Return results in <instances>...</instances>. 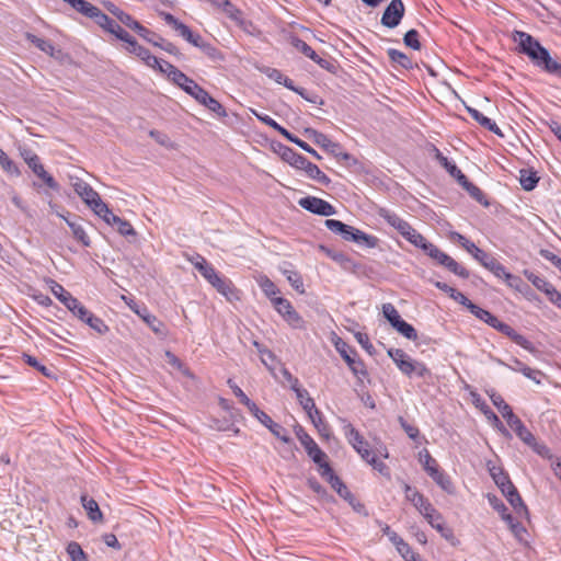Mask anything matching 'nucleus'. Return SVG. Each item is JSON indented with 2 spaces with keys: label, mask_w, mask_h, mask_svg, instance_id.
I'll return each mask as SVG.
<instances>
[{
  "label": "nucleus",
  "mask_w": 561,
  "mask_h": 561,
  "mask_svg": "<svg viewBox=\"0 0 561 561\" xmlns=\"http://www.w3.org/2000/svg\"><path fill=\"white\" fill-rule=\"evenodd\" d=\"M419 460L427 474H431V472H433L439 467L437 460L432 457L427 449H423L420 451Z\"/></svg>",
  "instance_id": "obj_34"
},
{
  "label": "nucleus",
  "mask_w": 561,
  "mask_h": 561,
  "mask_svg": "<svg viewBox=\"0 0 561 561\" xmlns=\"http://www.w3.org/2000/svg\"><path fill=\"white\" fill-rule=\"evenodd\" d=\"M403 488L405 499L411 502L417 511L428 501L422 493H420L415 488H412L408 483H404Z\"/></svg>",
  "instance_id": "obj_26"
},
{
  "label": "nucleus",
  "mask_w": 561,
  "mask_h": 561,
  "mask_svg": "<svg viewBox=\"0 0 561 561\" xmlns=\"http://www.w3.org/2000/svg\"><path fill=\"white\" fill-rule=\"evenodd\" d=\"M334 345L341 357L345 360L352 373L358 379L368 376L365 364L360 358H358L357 352L353 347H351L346 342H344L341 339H337Z\"/></svg>",
  "instance_id": "obj_5"
},
{
  "label": "nucleus",
  "mask_w": 561,
  "mask_h": 561,
  "mask_svg": "<svg viewBox=\"0 0 561 561\" xmlns=\"http://www.w3.org/2000/svg\"><path fill=\"white\" fill-rule=\"evenodd\" d=\"M444 267L449 270L451 273H454L457 276H460L462 278L469 277V272L461 266L459 263H457L451 256H448L447 260L443 264Z\"/></svg>",
  "instance_id": "obj_46"
},
{
  "label": "nucleus",
  "mask_w": 561,
  "mask_h": 561,
  "mask_svg": "<svg viewBox=\"0 0 561 561\" xmlns=\"http://www.w3.org/2000/svg\"><path fill=\"white\" fill-rule=\"evenodd\" d=\"M506 366L514 371L522 373L526 378L535 381L536 383H540V377L542 376L540 370L533 369L516 358L513 359V365Z\"/></svg>",
  "instance_id": "obj_20"
},
{
  "label": "nucleus",
  "mask_w": 561,
  "mask_h": 561,
  "mask_svg": "<svg viewBox=\"0 0 561 561\" xmlns=\"http://www.w3.org/2000/svg\"><path fill=\"white\" fill-rule=\"evenodd\" d=\"M468 113L471 115V117L477 121L482 127L486 128L488 130L502 136V133L497 125L490 119L489 117L484 116L482 113H480L478 110L472 107H467Z\"/></svg>",
  "instance_id": "obj_23"
},
{
  "label": "nucleus",
  "mask_w": 561,
  "mask_h": 561,
  "mask_svg": "<svg viewBox=\"0 0 561 561\" xmlns=\"http://www.w3.org/2000/svg\"><path fill=\"white\" fill-rule=\"evenodd\" d=\"M46 283L48 284L49 286V289L50 291L53 293V295L59 300L61 301V299H64V297H66L67 294H69V291H67L62 285H60L59 283H57L56 280L54 279H47Z\"/></svg>",
  "instance_id": "obj_59"
},
{
  "label": "nucleus",
  "mask_w": 561,
  "mask_h": 561,
  "mask_svg": "<svg viewBox=\"0 0 561 561\" xmlns=\"http://www.w3.org/2000/svg\"><path fill=\"white\" fill-rule=\"evenodd\" d=\"M508 488L511 491L507 493L506 500L514 507L517 514H527V506L524 504L515 485L512 484Z\"/></svg>",
  "instance_id": "obj_29"
},
{
  "label": "nucleus",
  "mask_w": 561,
  "mask_h": 561,
  "mask_svg": "<svg viewBox=\"0 0 561 561\" xmlns=\"http://www.w3.org/2000/svg\"><path fill=\"white\" fill-rule=\"evenodd\" d=\"M0 167L3 169L4 172L11 174V175H20V170L14 163L13 160H11L8 154L0 149Z\"/></svg>",
  "instance_id": "obj_44"
},
{
  "label": "nucleus",
  "mask_w": 561,
  "mask_h": 561,
  "mask_svg": "<svg viewBox=\"0 0 561 561\" xmlns=\"http://www.w3.org/2000/svg\"><path fill=\"white\" fill-rule=\"evenodd\" d=\"M100 218H102L107 225L110 226H116L117 227V231L122 234V236H135L136 234V231L135 229L133 228V226L125 219L114 215L112 213V210L110 209V214L106 216H99Z\"/></svg>",
  "instance_id": "obj_15"
},
{
  "label": "nucleus",
  "mask_w": 561,
  "mask_h": 561,
  "mask_svg": "<svg viewBox=\"0 0 561 561\" xmlns=\"http://www.w3.org/2000/svg\"><path fill=\"white\" fill-rule=\"evenodd\" d=\"M319 472L321 477L324 478L336 492L341 490L343 485H345L343 481L334 473L330 463L322 465V468L319 469Z\"/></svg>",
  "instance_id": "obj_27"
},
{
  "label": "nucleus",
  "mask_w": 561,
  "mask_h": 561,
  "mask_svg": "<svg viewBox=\"0 0 561 561\" xmlns=\"http://www.w3.org/2000/svg\"><path fill=\"white\" fill-rule=\"evenodd\" d=\"M38 179H41L45 185H47L49 188L54 190V191H58L59 188V185L58 183L55 181V179L45 170V168L43 169V171H39V173L36 175Z\"/></svg>",
  "instance_id": "obj_63"
},
{
  "label": "nucleus",
  "mask_w": 561,
  "mask_h": 561,
  "mask_svg": "<svg viewBox=\"0 0 561 561\" xmlns=\"http://www.w3.org/2000/svg\"><path fill=\"white\" fill-rule=\"evenodd\" d=\"M382 313L393 329L402 320L401 316L399 314L398 310L394 308L392 304H385L382 306Z\"/></svg>",
  "instance_id": "obj_42"
},
{
  "label": "nucleus",
  "mask_w": 561,
  "mask_h": 561,
  "mask_svg": "<svg viewBox=\"0 0 561 561\" xmlns=\"http://www.w3.org/2000/svg\"><path fill=\"white\" fill-rule=\"evenodd\" d=\"M273 306L291 328L305 329V320L295 310L289 300L282 297H276L273 299Z\"/></svg>",
  "instance_id": "obj_7"
},
{
  "label": "nucleus",
  "mask_w": 561,
  "mask_h": 561,
  "mask_svg": "<svg viewBox=\"0 0 561 561\" xmlns=\"http://www.w3.org/2000/svg\"><path fill=\"white\" fill-rule=\"evenodd\" d=\"M400 334L411 341H415L417 339L416 330L403 319L398 323L394 328Z\"/></svg>",
  "instance_id": "obj_53"
},
{
  "label": "nucleus",
  "mask_w": 561,
  "mask_h": 561,
  "mask_svg": "<svg viewBox=\"0 0 561 561\" xmlns=\"http://www.w3.org/2000/svg\"><path fill=\"white\" fill-rule=\"evenodd\" d=\"M404 15V4L402 0H391L385 9L381 16V24L389 28L397 27Z\"/></svg>",
  "instance_id": "obj_9"
},
{
  "label": "nucleus",
  "mask_w": 561,
  "mask_h": 561,
  "mask_svg": "<svg viewBox=\"0 0 561 561\" xmlns=\"http://www.w3.org/2000/svg\"><path fill=\"white\" fill-rule=\"evenodd\" d=\"M299 205L313 214L320 215V216H332L336 213L334 206H332L330 203H328L324 199L313 197V196H307L299 199Z\"/></svg>",
  "instance_id": "obj_10"
},
{
  "label": "nucleus",
  "mask_w": 561,
  "mask_h": 561,
  "mask_svg": "<svg viewBox=\"0 0 561 561\" xmlns=\"http://www.w3.org/2000/svg\"><path fill=\"white\" fill-rule=\"evenodd\" d=\"M489 472L497 486L512 485L508 474L500 467L489 466Z\"/></svg>",
  "instance_id": "obj_35"
},
{
  "label": "nucleus",
  "mask_w": 561,
  "mask_h": 561,
  "mask_svg": "<svg viewBox=\"0 0 561 561\" xmlns=\"http://www.w3.org/2000/svg\"><path fill=\"white\" fill-rule=\"evenodd\" d=\"M58 216L61 217L67 222V225L71 229L72 236L79 242H81L84 247H89L90 245V238L87 234V232L83 229V227L79 222L72 221V220L68 219L67 217H65L64 215H60V214H58Z\"/></svg>",
  "instance_id": "obj_24"
},
{
  "label": "nucleus",
  "mask_w": 561,
  "mask_h": 561,
  "mask_svg": "<svg viewBox=\"0 0 561 561\" xmlns=\"http://www.w3.org/2000/svg\"><path fill=\"white\" fill-rule=\"evenodd\" d=\"M249 412L266 427L272 426L273 420L252 401L248 407Z\"/></svg>",
  "instance_id": "obj_49"
},
{
  "label": "nucleus",
  "mask_w": 561,
  "mask_h": 561,
  "mask_svg": "<svg viewBox=\"0 0 561 561\" xmlns=\"http://www.w3.org/2000/svg\"><path fill=\"white\" fill-rule=\"evenodd\" d=\"M387 54L392 62L398 64L402 68L411 69L413 67L412 59L404 53L394 48H390L388 49Z\"/></svg>",
  "instance_id": "obj_32"
},
{
  "label": "nucleus",
  "mask_w": 561,
  "mask_h": 561,
  "mask_svg": "<svg viewBox=\"0 0 561 561\" xmlns=\"http://www.w3.org/2000/svg\"><path fill=\"white\" fill-rule=\"evenodd\" d=\"M260 287L264 291V294L270 297L272 300L276 298V294H278V289L276 285L267 277H263L260 280Z\"/></svg>",
  "instance_id": "obj_58"
},
{
  "label": "nucleus",
  "mask_w": 561,
  "mask_h": 561,
  "mask_svg": "<svg viewBox=\"0 0 561 561\" xmlns=\"http://www.w3.org/2000/svg\"><path fill=\"white\" fill-rule=\"evenodd\" d=\"M25 36H26L27 41H30L32 44H34L39 50L46 53L49 56H54L55 47L49 41L39 38L36 35L31 34V33H26Z\"/></svg>",
  "instance_id": "obj_39"
},
{
  "label": "nucleus",
  "mask_w": 561,
  "mask_h": 561,
  "mask_svg": "<svg viewBox=\"0 0 561 561\" xmlns=\"http://www.w3.org/2000/svg\"><path fill=\"white\" fill-rule=\"evenodd\" d=\"M513 39L518 44L519 51L527 55L535 66L561 79V65L553 60L550 53L530 34L515 31Z\"/></svg>",
  "instance_id": "obj_2"
},
{
  "label": "nucleus",
  "mask_w": 561,
  "mask_h": 561,
  "mask_svg": "<svg viewBox=\"0 0 561 561\" xmlns=\"http://www.w3.org/2000/svg\"><path fill=\"white\" fill-rule=\"evenodd\" d=\"M23 358L25 363H27L30 366L34 367L35 369L39 370L44 376H50V370L42 365L35 357L24 354Z\"/></svg>",
  "instance_id": "obj_61"
},
{
  "label": "nucleus",
  "mask_w": 561,
  "mask_h": 561,
  "mask_svg": "<svg viewBox=\"0 0 561 561\" xmlns=\"http://www.w3.org/2000/svg\"><path fill=\"white\" fill-rule=\"evenodd\" d=\"M127 49L129 53L139 57L147 66L162 72V65H164L165 61H160L156 56H152L149 49L140 46L137 41L130 47H127Z\"/></svg>",
  "instance_id": "obj_13"
},
{
  "label": "nucleus",
  "mask_w": 561,
  "mask_h": 561,
  "mask_svg": "<svg viewBox=\"0 0 561 561\" xmlns=\"http://www.w3.org/2000/svg\"><path fill=\"white\" fill-rule=\"evenodd\" d=\"M549 300L556 305L558 308L561 309V293H559L554 287L553 285L551 284L550 287L547 289V291L545 293Z\"/></svg>",
  "instance_id": "obj_64"
},
{
  "label": "nucleus",
  "mask_w": 561,
  "mask_h": 561,
  "mask_svg": "<svg viewBox=\"0 0 561 561\" xmlns=\"http://www.w3.org/2000/svg\"><path fill=\"white\" fill-rule=\"evenodd\" d=\"M195 268L205 277L208 282H210L218 273L215 268L201 255L196 256L195 261H192Z\"/></svg>",
  "instance_id": "obj_28"
},
{
  "label": "nucleus",
  "mask_w": 561,
  "mask_h": 561,
  "mask_svg": "<svg viewBox=\"0 0 561 561\" xmlns=\"http://www.w3.org/2000/svg\"><path fill=\"white\" fill-rule=\"evenodd\" d=\"M428 476L443 491H445L448 494L455 493V486L453 484L450 477L444 470H442L440 467L431 472V474Z\"/></svg>",
  "instance_id": "obj_18"
},
{
  "label": "nucleus",
  "mask_w": 561,
  "mask_h": 561,
  "mask_svg": "<svg viewBox=\"0 0 561 561\" xmlns=\"http://www.w3.org/2000/svg\"><path fill=\"white\" fill-rule=\"evenodd\" d=\"M489 396L492 403L497 408L505 421L510 420L511 415H515L512 408L505 402L501 394L492 391Z\"/></svg>",
  "instance_id": "obj_30"
},
{
  "label": "nucleus",
  "mask_w": 561,
  "mask_h": 561,
  "mask_svg": "<svg viewBox=\"0 0 561 561\" xmlns=\"http://www.w3.org/2000/svg\"><path fill=\"white\" fill-rule=\"evenodd\" d=\"M538 176L530 170H520L519 183L525 191H531L538 183Z\"/></svg>",
  "instance_id": "obj_37"
},
{
  "label": "nucleus",
  "mask_w": 561,
  "mask_h": 561,
  "mask_svg": "<svg viewBox=\"0 0 561 561\" xmlns=\"http://www.w3.org/2000/svg\"><path fill=\"white\" fill-rule=\"evenodd\" d=\"M82 506L87 511L89 518L93 523H101L103 520V514L99 507V504L92 497H88L87 495L81 496Z\"/></svg>",
  "instance_id": "obj_21"
},
{
  "label": "nucleus",
  "mask_w": 561,
  "mask_h": 561,
  "mask_svg": "<svg viewBox=\"0 0 561 561\" xmlns=\"http://www.w3.org/2000/svg\"><path fill=\"white\" fill-rule=\"evenodd\" d=\"M228 385L233 391L234 396L239 398L240 402L248 407L252 401L247 397V394L243 392V390L238 387L232 379H228Z\"/></svg>",
  "instance_id": "obj_62"
},
{
  "label": "nucleus",
  "mask_w": 561,
  "mask_h": 561,
  "mask_svg": "<svg viewBox=\"0 0 561 561\" xmlns=\"http://www.w3.org/2000/svg\"><path fill=\"white\" fill-rule=\"evenodd\" d=\"M283 273L286 276V278L289 282V284L291 285V287L296 291H298L299 294H304L305 293V286H304L302 277L300 276V274L298 272L291 271V270H285Z\"/></svg>",
  "instance_id": "obj_40"
},
{
  "label": "nucleus",
  "mask_w": 561,
  "mask_h": 561,
  "mask_svg": "<svg viewBox=\"0 0 561 561\" xmlns=\"http://www.w3.org/2000/svg\"><path fill=\"white\" fill-rule=\"evenodd\" d=\"M228 300L236 297L234 288L230 280L220 277L218 274L209 282Z\"/></svg>",
  "instance_id": "obj_22"
},
{
  "label": "nucleus",
  "mask_w": 561,
  "mask_h": 561,
  "mask_svg": "<svg viewBox=\"0 0 561 561\" xmlns=\"http://www.w3.org/2000/svg\"><path fill=\"white\" fill-rule=\"evenodd\" d=\"M67 553L69 554L72 561H87V556L84 551L82 550L81 546L76 541H71L68 543Z\"/></svg>",
  "instance_id": "obj_50"
},
{
  "label": "nucleus",
  "mask_w": 561,
  "mask_h": 561,
  "mask_svg": "<svg viewBox=\"0 0 561 561\" xmlns=\"http://www.w3.org/2000/svg\"><path fill=\"white\" fill-rule=\"evenodd\" d=\"M282 158L291 167L302 170L309 179L314 180L322 185L330 184L331 180L318 168V165L313 164L306 157L296 152L291 148H284Z\"/></svg>",
  "instance_id": "obj_4"
},
{
  "label": "nucleus",
  "mask_w": 561,
  "mask_h": 561,
  "mask_svg": "<svg viewBox=\"0 0 561 561\" xmlns=\"http://www.w3.org/2000/svg\"><path fill=\"white\" fill-rule=\"evenodd\" d=\"M388 356L394 362L398 368H400L404 362L410 357L401 348H389Z\"/></svg>",
  "instance_id": "obj_57"
},
{
  "label": "nucleus",
  "mask_w": 561,
  "mask_h": 561,
  "mask_svg": "<svg viewBox=\"0 0 561 561\" xmlns=\"http://www.w3.org/2000/svg\"><path fill=\"white\" fill-rule=\"evenodd\" d=\"M435 158L451 176L456 175V173H460V169H458L455 163L450 162L437 148H435Z\"/></svg>",
  "instance_id": "obj_52"
},
{
  "label": "nucleus",
  "mask_w": 561,
  "mask_h": 561,
  "mask_svg": "<svg viewBox=\"0 0 561 561\" xmlns=\"http://www.w3.org/2000/svg\"><path fill=\"white\" fill-rule=\"evenodd\" d=\"M378 214L391 227H393L396 230H398L402 234V237H404V234H409L411 225L409 222H407L405 220H403L402 218H400L397 214H394L388 209H385V208L379 209Z\"/></svg>",
  "instance_id": "obj_14"
},
{
  "label": "nucleus",
  "mask_w": 561,
  "mask_h": 561,
  "mask_svg": "<svg viewBox=\"0 0 561 561\" xmlns=\"http://www.w3.org/2000/svg\"><path fill=\"white\" fill-rule=\"evenodd\" d=\"M296 397L302 409L307 412L308 415H311L312 413L317 414L318 409L314 404L313 399L309 396L308 391L302 388H297Z\"/></svg>",
  "instance_id": "obj_25"
},
{
  "label": "nucleus",
  "mask_w": 561,
  "mask_h": 561,
  "mask_svg": "<svg viewBox=\"0 0 561 561\" xmlns=\"http://www.w3.org/2000/svg\"><path fill=\"white\" fill-rule=\"evenodd\" d=\"M301 445L305 447L308 456L319 466V469L322 468V465H328L327 455L318 444L313 440V438L307 434L302 433L298 436Z\"/></svg>",
  "instance_id": "obj_12"
},
{
  "label": "nucleus",
  "mask_w": 561,
  "mask_h": 561,
  "mask_svg": "<svg viewBox=\"0 0 561 561\" xmlns=\"http://www.w3.org/2000/svg\"><path fill=\"white\" fill-rule=\"evenodd\" d=\"M403 43L414 49L420 50L421 49V43L419 41V32L416 30H410L404 34Z\"/></svg>",
  "instance_id": "obj_56"
},
{
  "label": "nucleus",
  "mask_w": 561,
  "mask_h": 561,
  "mask_svg": "<svg viewBox=\"0 0 561 561\" xmlns=\"http://www.w3.org/2000/svg\"><path fill=\"white\" fill-rule=\"evenodd\" d=\"M404 238L411 242L413 245H415L416 248H420V249H424V247L426 245L427 243V240L420 233L417 232L414 228L411 227V229L409 230V234H404Z\"/></svg>",
  "instance_id": "obj_55"
},
{
  "label": "nucleus",
  "mask_w": 561,
  "mask_h": 561,
  "mask_svg": "<svg viewBox=\"0 0 561 561\" xmlns=\"http://www.w3.org/2000/svg\"><path fill=\"white\" fill-rule=\"evenodd\" d=\"M469 310L472 314H474L478 319H480L481 321L488 323L490 327H494L496 321L499 320L495 316H493L491 312H489L488 310H484L482 308H480L479 306L477 305H470L469 306Z\"/></svg>",
  "instance_id": "obj_36"
},
{
  "label": "nucleus",
  "mask_w": 561,
  "mask_h": 561,
  "mask_svg": "<svg viewBox=\"0 0 561 561\" xmlns=\"http://www.w3.org/2000/svg\"><path fill=\"white\" fill-rule=\"evenodd\" d=\"M71 8L90 19H93L99 10L98 7L85 0H72Z\"/></svg>",
  "instance_id": "obj_33"
},
{
  "label": "nucleus",
  "mask_w": 561,
  "mask_h": 561,
  "mask_svg": "<svg viewBox=\"0 0 561 561\" xmlns=\"http://www.w3.org/2000/svg\"><path fill=\"white\" fill-rule=\"evenodd\" d=\"M111 34L115 35L118 39L127 43L128 47H130L136 42V39L130 34H128L124 28H122L118 24L114 27V31H112Z\"/></svg>",
  "instance_id": "obj_60"
},
{
  "label": "nucleus",
  "mask_w": 561,
  "mask_h": 561,
  "mask_svg": "<svg viewBox=\"0 0 561 561\" xmlns=\"http://www.w3.org/2000/svg\"><path fill=\"white\" fill-rule=\"evenodd\" d=\"M355 242L358 244H364L367 248H376L378 244V238L375 236L367 234L362 230L357 229L355 232Z\"/></svg>",
  "instance_id": "obj_51"
},
{
  "label": "nucleus",
  "mask_w": 561,
  "mask_h": 561,
  "mask_svg": "<svg viewBox=\"0 0 561 561\" xmlns=\"http://www.w3.org/2000/svg\"><path fill=\"white\" fill-rule=\"evenodd\" d=\"M94 22L101 26L106 32L111 33L114 31V27L117 25V23L110 19L105 13H103L100 9L98 10L96 14L92 19Z\"/></svg>",
  "instance_id": "obj_43"
},
{
  "label": "nucleus",
  "mask_w": 561,
  "mask_h": 561,
  "mask_svg": "<svg viewBox=\"0 0 561 561\" xmlns=\"http://www.w3.org/2000/svg\"><path fill=\"white\" fill-rule=\"evenodd\" d=\"M162 73L167 75L168 79L179 88H181L188 95L194 98L199 104L207 107L209 111L219 116H226L227 112L224 106L215 100L209 93L197 84L193 79L188 78L184 72L179 70L170 62L162 65Z\"/></svg>",
  "instance_id": "obj_1"
},
{
  "label": "nucleus",
  "mask_w": 561,
  "mask_h": 561,
  "mask_svg": "<svg viewBox=\"0 0 561 561\" xmlns=\"http://www.w3.org/2000/svg\"><path fill=\"white\" fill-rule=\"evenodd\" d=\"M508 426L516 433L519 439L525 444L534 443V435L526 428L522 420L517 415H511L506 421Z\"/></svg>",
  "instance_id": "obj_17"
},
{
  "label": "nucleus",
  "mask_w": 561,
  "mask_h": 561,
  "mask_svg": "<svg viewBox=\"0 0 561 561\" xmlns=\"http://www.w3.org/2000/svg\"><path fill=\"white\" fill-rule=\"evenodd\" d=\"M289 43L296 50H298L306 57H308L310 59H314L317 57V53L306 42H304L299 37L291 36L289 39Z\"/></svg>",
  "instance_id": "obj_38"
},
{
  "label": "nucleus",
  "mask_w": 561,
  "mask_h": 561,
  "mask_svg": "<svg viewBox=\"0 0 561 561\" xmlns=\"http://www.w3.org/2000/svg\"><path fill=\"white\" fill-rule=\"evenodd\" d=\"M220 10L226 13V15L237 23H242V12L229 0L220 7Z\"/></svg>",
  "instance_id": "obj_45"
},
{
  "label": "nucleus",
  "mask_w": 561,
  "mask_h": 561,
  "mask_svg": "<svg viewBox=\"0 0 561 561\" xmlns=\"http://www.w3.org/2000/svg\"><path fill=\"white\" fill-rule=\"evenodd\" d=\"M71 186L80 196L82 202L96 215L106 216L110 214L108 206L101 199L99 193L80 178H70Z\"/></svg>",
  "instance_id": "obj_3"
},
{
  "label": "nucleus",
  "mask_w": 561,
  "mask_h": 561,
  "mask_svg": "<svg viewBox=\"0 0 561 561\" xmlns=\"http://www.w3.org/2000/svg\"><path fill=\"white\" fill-rule=\"evenodd\" d=\"M476 260L486 270L494 274V276L502 278V274H504V265L501 264L494 256L489 253L482 251Z\"/></svg>",
  "instance_id": "obj_16"
},
{
  "label": "nucleus",
  "mask_w": 561,
  "mask_h": 561,
  "mask_svg": "<svg viewBox=\"0 0 561 561\" xmlns=\"http://www.w3.org/2000/svg\"><path fill=\"white\" fill-rule=\"evenodd\" d=\"M105 8L110 13L116 16L119 20V22H122L124 25L135 31L139 36H141L146 41L151 42V37L149 36L151 35V32L145 26H142L138 21H136L130 14L124 12L112 2L105 3Z\"/></svg>",
  "instance_id": "obj_8"
},
{
  "label": "nucleus",
  "mask_w": 561,
  "mask_h": 561,
  "mask_svg": "<svg viewBox=\"0 0 561 561\" xmlns=\"http://www.w3.org/2000/svg\"><path fill=\"white\" fill-rule=\"evenodd\" d=\"M305 134L319 147L328 151L330 154L334 156L339 160L343 161H353L355 162V159L347 152L342 151V147L340 144L332 141L327 135L312 129L307 128L305 130Z\"/></svg>",
  "instance_id": "obj_6"
},
{
  "label": "nucleus",
  "mask_w": 561,
  "mask_h": 561,
  "mask_svg": "<svg viewBox=\"0 0 561 561\" xmlns=\"http://www.w3.org/2000/svg\"><path fill=\"white\" fill-rule=\"evenodd\" d=\"M308 416L311 420L314 427L318 430L319 434L325 439H329L331 436V428L324 421L322 413L318 410L317 414L312 413L311 415Z\"/></svg>",
  "instance_id": "obj_31"
},
{
  "label": "nucleus",
  "mask_w": 561,
  "mask_h": 561,
  "mask_svg": "<svg viewBox=\"0 0 561 561\" xmlns=\"http://www.w3.org/2000/svg\"><path fill=\"white\" fill-rule=\"evenodd\" d=\"M133 310L157 334H164L165 325L156 316L151 314L146 308L142 311L138 309Z\"/></svg>",
  "instance_id": "obj_19"
},
{
  "label": "nucleus",
  "mask_w": 561,
  "mask_h": 561,
  "mask_svg": "<svg viewBox=\"0 0 561 561\" xmlns=\"http://www.w3.org/2000/svg\"><path fill=\"white\" fill-rule=\"evenodd\" d=\"M344 433L348 443L360 455V457L364 460L369 459V456H371L373 451L368 448V443L364 439L359 432L355 430L352 424L347 423L344 426Z\"/></svg>",
  "instance_id": "obj_11"
},
{
  "label": "nucleus",
  "mask_w": 561,
  "mask_h": 561,
  "mask_svg": "<svg viewBox=\"0 0 561 561\" xmlns=\"http://www.w3.org/2000/svg\"><path fill=\"white\" fill-rule=\"evenodd\" d=\"M84 323H87L92 330H94L99 334H104L108 331V327L105 324V322L101 318L94 316L92 312L87 318Z\"/></svg>",
  "instance_id": "obj_47"
},
{
  "label": "nucleus",
  "mask_w": 561,
  "mask_h": 561,
  "mask_svg": "<svg viewBox=\"0 0 561 561\" xmlns=\"http://www.w3.org/2000/svg\"><path fill=\"white\" fill-rule=\"evenodd\" d=\"M165 356L168 358V363L180 370L184 376L193 378V374L191 370L171 352H167Z\"/></svg>",
  "instance_id": "obj_54"
},
{
  "label": "nucleus",
  "mask_w": 561,
  "mask_h": 561,
  "mask_svg": "<svg viewBox=\"0 0 561 561\" xmlns=\"http://www.w3.org/2000/svg\"><path fill=\"white\" fill-rule=\"evenodd\" d=\"M525 277L540 291L546 293L547 289L550 287V283L546 280L543 277H540L536 275L534 272L525 270L524 271Z\"/></svg>",
  "instance_id": "obj_41"
},
{
  "label": "nucleus",
  "mask_w": 561,
  "mask_h": 561,
  "mask_svg": "<svg viewBox=\"0 0 561 561\" xmlns=\"http://www.w3.org/2000/svg\"><path fill=\"white\" fill-rule=\"evenodd\" d=\"M396 548L405 561H419V554L403 539L399 541Z\"/></svg>",
  "instance_id": "obj_48"
}]
</instances>
